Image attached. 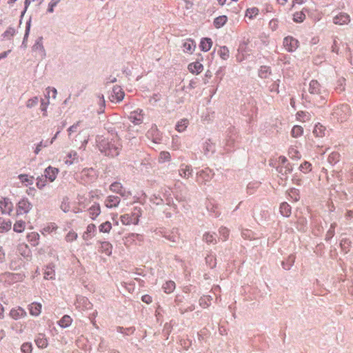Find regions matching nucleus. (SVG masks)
Segmentation results:
<instances>
[{
    "label": "nucleus",
    "instance_id": "obj_1",
    "mask_svg": "<svg viewBox=\"0 0 353 353\" xmlns=\"http://www.w3.org/2000/svg\"><path fill=\"white\" fill-rule=\"evenodd\" d=\"M99 147L106 156L114 157L119 154L121 143L117 137L111 141H109L108 139H102L99 142Z\"/></svg>",
    "mask_w": 353,
    "mask_h": 353
},
{
    "label": "nucleus",
    "instance_id": "obj_2",
    "mask_svg": "<svg viewBox=\"0 0 353 353\" xmlns=\"http://www.w3.org/2000/svg\"><path fill=\"white\" fill-rule=\"evenodd\" d=\"M142 215L141 208L134 207L130 213H125L120 216V221L123 225H137L139 223V219Z\"/></svg>",
    "mask_w": 353,
    "mask_h": 353
},
{
    "label": "nucleus",
    "instance_id": "obj_3",
    "mask_svg": "<svg viewBox=\"0 0 353 353\" xmlns=\"http://www.w3.org/2000/svg\"><path fill=\"white\" fill-rule=\"evenodd\" d=\"M95 198L98 199L99 195L93 192H90L88 194H79L77 199L79 208H85L91 203V201Z\"/></svg>",
    "mask_w": 353,
    "mask_h": 353
},
{
    "label": "nucleus",
    "instance_id": "obj_4",
    "mask_svg": "<svg viewBox=\"0 0 353 353\" xmlns=\"http://www.w3.org/2000/svg\"><path fill=\"white\" fill-rule=\"evenodd\" d=\"M32 208V203L28 199H21L17 205V214L22 215L28 213Z\"/></svg>",
    "mask_w": 353,
    "mask_h": 353
},
{
    "label": "nucleus",
    "instance_id": "obj_5",
    "mask_svg": "<svg viewBox=\"0 0 353 353\" xmlns=\"http://www.w3.org/2000/svg\"><path fill=\"white\" fill-rule=\"evenodd\" d=\"M327 94L325 90L321 93L316 94H310L307 98L309 102L312 103L314 105L320 107L325 103V98Z\"/></svg>",
    "mask_w": 353,
    "mask_h": 353
},
{
    "label": "nucleus",
    "instance_id": "obj_6",
    "mask_svg": "<svg viewBox=\"0 0 353 353\" xmlns=\"http://www.w3.org/2000/svg\"><path fill=\"white\" fill-rule=\"evenodd\" d=\"M13 211V203L9 198L0 199V212L2 214L10 215Z\"/></svg>",
    "mask_w": 353,
    "mask_h": 353
},
{
    "label": "nucleus",
    "instance_id": "obj_7",
    "mask_svg": "<svg viewBox=\"0 0 353 353\" xmlns=\"http://www.w3.org/2000/svg\"><path fill=\"white\" fill-rule=\"evenodd\" d=\"M283 46L287 51L294 52L299 47V41L292 37L288 36L283 39Z\"/></svg>",
    "mask_w": 353,
    "mask_h": 353
},
{
    "label": "nucleus",
    "instance_id": "obj_8",
    "mask_svg": "<svg viewBox=\"0 0 353 353\" xmlns=\"http://www.w3.org/2000/svg\"><path fill=\"white\" fill-rule=\"evenodd\" d=\"M110 190L117 194H120L123 197H128L130 195V192L127 191L119 182H114L110 186Z\"/></svg>",
    "mask_w": 353,
    "mask_h": 353
},
{
    "label": "nucleus",
    "instance_id": "obj_9",
    "mask_svg": "<svg viewBox=\"0 0 353 353\" xmlns=\"http://www.w3.org/2000/svg\"><path fill=\"white\" fill-rule=\"evenodd\" d=\"M350 22V16L345 12H340L333 18V23L336 25L343 26Z\"/></svg>",
    "mask_w": 353,
    "mask_h": 353
},
{
    "label": "nucleus",
    "instance_id": "obj_10",
    "mask_svg": "<svg viewBox=\"0 0 353 353\" xmlns=\"http://www.w3.org/2000/svg\"><path fill=\"white\" fill-rule=\"evenodd\" d=\"M26 310L21 307L12 308L9 312V316L14 320H19L26 316Z\"/></svg>",
    "mask_w": 353,
    "mask_h": 353
},
{
    "label": "nucleus",
    "instance_id": "obj_11",
    "mask_svg": "<svg viewBox=\"0 0 353 353\" xmlns=\"http://www.w3.org/2000/svg\"><path fill=\"white\" fill-rule=\"evenodd\" d=\"M97 232V228L94 223H90L87 225L85 230L82 234V239L84 241H88L94 236Z\"/></svg>",
    "mask_w": 353,
    "mask_h": 353
},
{
    "label": "nucleus",
    "instance_id": "obj_12",
    "mask_svg": "<svg viewBox=\"0 0 353 353\" xmlns=\"http://www.w3.org/2000/svg\"><path fill=\"white\" fill-rule=\"evenodd\" d=\"M121 199L117 196L110 195L107 196L104 201V204L108 208H114L119 206Z\"/></svg>",
    "mask_w": 353,
    "mask_h": 353
},
{
    "label": "nucleus",
    "instance_id": "obj_13",
    "mask_svg": "<svg viewBox=\"0 0 353 353\" xmlns=\"http://www.w3.org/2000/svg\"><path fill=\"white\" fill-rule=\"evenodd\" d=\"M129 119L134 125H139L141 123L143 120V110H137L132 112Z\"/></svg>",
    "mask_w": 353,
    "mask_h": 353
},
{
    "label": "nucleus",
    "instance_id": "obj_14",
    "mask_svg": "<svg viewBox=\"0 0 353 353\" xmlns=\"http://www.w3.org/2000/svg\"><path fill=\"white\" fill-rule=\"evenodd\" d=\"M101 212V206L98 203H94L88 208L89 216L92 220H95L100 215Z\"/></svg>",
    "mask_w": 353,
    "mask_h": 353
},
{
    "label": "nucleus",
    "instance_id": "obj_15",
    "mask_svg": "<svg viewBox=\"0 0 353 353\" xmlns=\"http://www.w3.org/2000/svg\"><path fill=\"white\" fill-rule=\"evenodd\" d=\"M196 48V43L191 39H186L183 43V51L185 53L192 54Z\"/></svg>",
    "mask_w": 353,
    "mask_h": 353
},
{
    "label": "nucleus",
    "instance_id": "obj_16",
    "mask_svg": "<svg viewBox=\"0 0 353 353\" xmlns=\"http://www.w3.org/2000/svg\"><path fill=\"white\" fill-rule=\"evenodd\" d=\"M125 94L122 88L119 86H115L113 88L112 94V101H116L117 102L121 101L124 98Z\"/></svg>",
    "mask_w": 353,
    "mask_h": 353
},
{
    "label": "nucleus",
    "instance_id": "obj_17",
    "mask_svg": "<svg viewBox=\"0 0 353 353\" xmlns=\"http://www.w3.org/2000/svg\"><path fill=\"white\" fill-rule=\"evenodd\" d=\"M212 176V174L211 170L206 169L205 170L201 171L197 174V181L199 183H205L209 181Z\"/></svg>",
    "mask_w": 353,
    "mask_h": 353
},
{
    "label": "nucleus",
    "instance_id": "obj_18",
    "mask_svg": "<svg viewBox=\"0 0 353 353\" xmlns=\"http://www.w3.org/2000/svg\"><path fill=\"white\" fill-rule=\"evenodd\" d=\"M188 70L193 74H199L202 72L203 70V65L199 62L190 63L188 66Z\"/></svg>",
    "mask_w": 353,
    "mask_h": 353
},
{
    "label": "nucleus",
    "instance_id": "obj_19",
    "mask_svg": "<svg viewBox=\"0 0 353 353\" xmlns=\"http://www.w3.org/2000/svg\"><path fill=\"white\" fill-rule=\"evenodd\" d=\"M58 173L59 170L57 168L49 166L45 170V177L48 179L50 182H52L57 178Z\"/></svg>",
    "mask_w": 353,
    "mask_h": 353
},
{
    "label": "nucleus",
    "instance_id": "obj_20",
    "mask_svg": "<svg viewBox=\"0 0 353 353\" xmlns=\"http://www.w3.org/2000/svg\"><path fill=\"white\" fill-rule=\"evenodd\" d=\"M309 93L310 94H316L323 92V90L321 88V85L316 80H312L309 85Z\"/></svg>",
    "mask_w": 353,
    "mask_h": 353
},
{
    "label": "nucleus",
    "instance_id": "obj_21",
    "mask_svg": "<svg viewBox=\"0 0 353 353\" xmlns=\"http://www.w3.org/2000/svg\"><path fill=\"white\" fill-rule=\"evenodd\" d=\"M27 240L32 246H37L39 243V234L36 232L28 233L26 236Z\"/></svg>",
    "mask_w": 353,
    "mask_h": 353
},
{
    "label": "nucleus",
    "instance_id": "obj_22",
    "mask_svg": "<svg viewBox=\"0 0 353 353\" xmlns=\"http://www.w3.org/2000/svg\"><path fill=\"white\" fill-rule=\"evenodd\" d=\"M42 305L39 303H32L28 306L30 314L32 316H39L41 312Z\"/></svg>",
    "mask_w": 353,
    "mask_h": 353
},
{
    "label": "nucleus",
    "instance_id": "obj_23",
    "mask_svg": "<svg viewBox=\"0 0 353 353\" xmlns=\"http://www.w3.org/2000/svg\"><path fill=\"white\" fill-rule=\"evenodd\" d=\"M99 251L107 256H110L112 252V245L108 241L101 242Z\"/></svg>",
    "mask_w": 353,
    "mask_h": 353
},
{
    "label": "nucleus",
    "instance_id": "obj_24",
    "mask_svg": "<svg viewBox=\"0 0 353 353\" xmlns=\"http://www.w3.org/2000/svg\"><path fill=\"white\" fill-rule=\"evenodd\" d=\"M212 41L210 38H203L200 43V48L202 51L208 52L212 46Z\"/></svg>",
    "mask_w": 353,
    "mask_h": 353
},
{
    "label": "nucleus",
    "instance_id": "obj_25",
    "mask_svg": "<svg viewBox=\"0 0 353 353\" xmlns=\"http://www.w3.org/2000/svg\"><path fill=\"white\" fill-rule=\"evenodd\" d=\"M228 21V17L225 15H221L216 17L213 21L214 26L219 29L223 27Z\"/></svg>",
    "mask_w": 353,
    "mask_h": 353
},
{
    "label": "nucleus",
    "instance_id": "obj_26",
    "mask_svg": "<svg viewBox=\"0 0 353 353\" xmlns=\"http://www.w3.org/2000/svg\"><path fill=\"white\" fill-rule=\"evenodd\" d=\"M35 343L39 348H45L48 346V340L45 335L39 334L36 339Z\"/></svg>",
    "mask_w": 353,
    "mask_h": 353
},
{
    "label": "nucleus",
    "instance_id": "obj_27",
    "mask_svg": "<svg viewBox=\"0 0 353 353\" xmlns=\"http://www.w3.org/2000/svg\"><path fill=\"white\" fill-rule=\"evenodd\" d=\"M313 134L316 137H323L325 134V128L320 123L315 125Z\"/></svg>",
    "mask_w": 353,
    "mask_h": 353
},
{
    "label": "nucleus",
    "instance_id": "obj_28",
    "mask_svg": "<svg viewBox=\"0 0 353 353\" xmlns=\"http://www.w3.org/2000/svg\"><path fill=\"white\" fill-rule=\"evenodd\" d=\"M179 174L183 178H189L192 175L191 167L190 165H182L179 170Z\"/></svg>",
    "mask_w": 353,
    "mask_h": 353
},
{
    "label": "nucleus",
    "instance_id": "obj_29",
    "mask_svg": "<svg viewBox=\"0 0 353 353\" xmlns=\"http://www.w3.org/2000/svg\"><path fill=\"white\" fill-rule=\"evenodd\" d=\"M280 212L283 216L288 217L291 214V207L288 203L283 202L280 205Z\"/></svg>",
    "mask_w": 353,
    "mask_h": 353
},
{
    "label": "nucleus",
    "instance_id": "obj_30",
    "mask_svg": "<svg viewBox=\"0 0 353 353\" xmlns=\"http://www.w3.org/2000/svg\"><path fill=\"white\" fill-rule=\"evenodd\" d=\"M72 322V318L69 315H64L58 322V324L61 327H69Z\"/></svg>",
    "mask_w": 353,
    "mask_h": 353
},
{
    "label": "nucleus",
    "instance_id": "obj_31",
    "mask_svg": "<svg viewBox=\"0 0 353 353\" xmlns=\"http://www.w3.org/2000/svg\"><path fill=\"white\" fill-rule=\"evenodd\" d=\"M175 288H176L175 283L172 281H166L162 286L163 291L166 294H170V293L172 292L175 290Z\"/></svg>",
    "mask_w": 353,
    "mask_h": 353
},
{
    "label": "nucleus",
    "instance_id": "obj_32",
    "mask_svg": "<svg viewBox=\"0 0 353 353\" xmlns=\"http://www.w3.org/2000/svg\"><path fill=\"white\" fill-rule=\"evenodd\" d=\"M19 179L21 182L26 186L33 184L34 176L28 174H20Z\"/></svg>",
    "mask_w": 353,
    "mask_h": 353
},
{
    "label": "nucleus",
    "instance_id": "obj_33",
    "mask_svg": "<svg viewBox=\"0 0 353 353\" xmlns=\"http://www.w3.org/2000/svg\"><path fill=\"white\" fill-rule=\"evenodd\" d=\"M296 120L301 122H305L310 119V114L304 111H299L296 114Z\"/></svg>",
    "mask_w": 353,
    "mask_h": 353
},
{
    "label": "nucleus",
    "instance_id": "obj_34",
    "mask_svg": "<svg viewBox=\"0 0 353 353\" xmlns=\"http://www.w3.org/2000/svg\"><path fill=\"white\" fill-rule=\"evenodd\" d=\"M303 134V128L302 126L296 125L293 126L291 130V135L294 138H298L302 136Z\"/></svg>",
    "mask_w": 353,
    "mask_h": 353
},
{
    "label": "nucleus",
    "instance_id": "obj_35",
    "mask_svg": "<svg viewBox=\"0 0 353 353\" xmlns=\"http://www.w3.org/2000/svg\"><path fill=\"white\" fill-rule=\"evenodd\" d=\"M189 121L187 119L180 120L176 125V130L179 132H183L188 127Z\"/></svg>",
    "mask_w": 353,
    "mask_h": 353
},
{
    "label": "nucleus",
    "instance_id": "obj_36",
    "mask_svg": "<svg viewBox=\"0 0 353 353\" xmlns=\"http://www.w3.org/2000/svg\"><path fill=\"white\" fill-rule=\"evenodd\" d=\"M112 223L110 221H107L99 225V230L100 232L109 233L112 230Z\"/></svg>",
    "mask_w": 353,
    "mask_h": 353
},
{
    "label": "nucleus",
    "instance_id": "obj_37",
    "mask_svg": "<svg viewBox=\"0 0 353 353\" xmlns=\"http://www.w3.org/2000/svg\"><path fill=\"white\" fill-rule=\"evenodd\" d=\"M25 228H26V222L22 220L16 221L13 226L14 231L16 232H18V233H21V232H23Z\"/></svg>",
    "mask_w": 353,
    "mask_h": 353
},
{
    "label": "nucleus",
    "instance_id": "obj_38",
    "mask_svg": "<svg viewBox=\"0 0 353 353\" xmlns=\"http://www.w3.org/2000/svg\"><path fill=\"white\" fill-rule=\"evenodd\" d=\"M78 238V234L74 230H70L65 236V241L67 243H72Z\"/></svg>",
    "mask_w": 353,
    "mask_h": 353
},
{
    "label": "nucleus",
    "instance_id": "obj_39",
    "mask_svg": "<svg viewBox=\"0 0 353 353\" xmlns=\"http://www.w3.org/2000/svg\"><path fill=\"white\" fill-rule=\"evenodd\" d=\"M259 10L256 7L248 8L245 12V17H248L250 19H252L259 14Z\"/></svg>",
    "mask_w": 353,
    "mask_h": 353
},
{
    "label": "nucleus",
    "instance_id": "obj_40",
    "mask_svg": "<svg viewBox=\"0 0 353 353\" xmlns=\"http://www.w3.org/2000/svg\"><path fill=\"white\" fill-rule=\"evenodd\" d=\"M218 54L219 57L223 60H227L230 57L229 50L225 46L221 47L218 50Z\"/></svg>",
    "mask_w": 353,
    "mask_h": 353
},
{
    "label": "nucleus",
    "instance_id": "obj_41",
    "mask_svg": "<svg viewBox=\"0 0 353 353\" xmlns=\"http://www.w3.org/2000/svg\"><path fill=\"white\" fill-rule=\"evenodd\" d=\"M55 276V272L52 268L47 267L43 273V277L45 279H53Z\"/></svg>",
    "mask_w": 353,
    "mask_h": 353
},
{
    "label": "nucleus",
    "instance_id": "obj_42",
    "mask_svg": "<svg viewBox=\"0 0 353 353\" xmlns=\"http://www.w3.org/2000/svg\"><path fill=\"white\" fill-rule=\"evenodd\" d=\"M12 222L10 221H3L0 223V232H8L11 229Z\"/></svg>",
    "mask_w": 353,
    "mask_h": 353
},
{
    "label": "nucleus",
    "instance_id": "obj_43",
    "mask_svg": "<svg viewBox=\"0 0 353 353\" xmlns=\"http://www.w3.org/2000/svg\"><path fill=\"white\" fill-rule=\"evenodd\" d=\"M170 159H171V156L168 152L163 151L159 154V162L164 163L165 161H170Z\"/></svg>",
    "mask_w": 353,
    "mask_h": 353
},
{
    "label": "nucleus",
    "instance_id": "obj_44",
    "mask_svg": "<svg viewBox=\"0 0 353 353\" xmlns=\"http://www.w3.org/2000/svg\"><path fill=\"white\" fill-rule=\"evenodd\" d=\"M305 15L303 12H298L294 14L293 20L294 22L301 23L304 21Z\"/></svg>",
    "mask_w": 353,
    "mask_h": 353
},
{
    "label": "nucleus",
    "instance_id": "obj_45",
    "mask_svg": "<svg viewBox=\"0 0 353 353\" xmlns=\"http://www.w3.org/2000/svg\"><path fill=\"white\" fill-rule=\"evenodd\" d=\"M15 30L12 28H8L3 34V37L6 39H10L14 34Z\"/></svg>",
    "mask_w": 353,
    "mask_h": 353
},
{
    "label": "nucleus",
    "instance_id": "obj_46",
    "mask_svg": "<svg viewBox=\"0 0 353 353\" xmlns=\"http://www.w3.org/2000/svg\"><path fill=\"white\" fill-rule=\"evenodd\" d=\"M203 239L207 243H214L216 242L214 234H210V232H206L203 235Z\"/></svg>",
    "mask_w": 353,
    "mask_h": 353
},
{
    "label": "nucleus",
    "instance_id": "obj_47",
    "mask_svg": "<svg viewBox=\"0 0 353 353\" xmlns=\"http://www.w3.org/2000/svg\"><path fill=\"white\" fill-rule=\"evenodd\" d=\"M77 156V154L76 152H73V151L70 152L67 155L68 159L65 160V163L66 164H72L73 163V161L76 159Z\"/></svg>",
    "mask_w": 353,
    "mask_h": 353
},
{
    "label": "nucleus",
    "instance_id": "obj_48",
    "mask_svg": "<svg viewBox=\"0 0 353 353\" xmlns=\"http://www.w3.org/2000/svg\"><path fill=\"white\" fill-rule=\"evenodd\" d=\"M57 93V90L54 88L48 87L46 89V97L48 98H50V97H52L53 99L56 98Z\"/></svg>",
    "mask_w": 353,
    "mask_h": 353
},
{
    "label": "nucleus",
    "instance_id": "obj_49",
    "mask_svg": "<svg viewBox=\"0 0 353 353\" xmlns=\"http://www.w3.org/2000/svg\"><path fill=\"white\" fill-rule=\"evenodd\" d=\"M21 351L23 353H31L32 352V345L28 343H23L21 347Z\"/></svg>",
    "mask_w": 353,
    "mask_h": 353
},
{
    "label": "nucleus",
    "instance_id": "obj_50",
    "mask_svg": "<svg viewBox=\"0 0 353 353\" xmlns=\"http://www.w3.org/2000/svg\"><path fill=\"white\" fill-rule=\"evenodd\" d=\"M301 171L304 172H310L312 170V165L309 162L305 161L300 166Z\"/></svg>",
    "mask_w": 353,
    "mask_h": 353
},
{
    "label": "nucleus",
    "instance_id": "obj_51",
    "mask_svg": "<svg viewBox=\"0 0 353 353\" xmlns=\"http://www.w3.org/2000/svg\"><path fill=\"white\" fill-rule=\"evenodd\" d=\"M38 101L39 99L37 97L30 99L26 103V106L29 108H32L37 104Z\"/></svg>",
    "mask_w": 353,
    "mask_h": 353
},
{
    "label": "nucleus",
    "instance_id": "obj_52",
    "mask_svg": "<svg viewBox=\"0 0 353 353\" xmlns=\"http://www.w3.org/2000/svg\"><path fill=\"white\" fill-rule=\"evenodd\" d=\"M289 154L290 155V157L292 158H297V159H299L301 155H300V153L299 152V151H297L296 149L294 148H291L289 150Z\"/></svg>",
    "mask_w": 353,
    "mask_h": 353
},
{
    "label": "nucleus",
    "instance_id": "obj_53",
    "mask_svg": "<svg viewBox=\"0 0 353 353\" xmlns=\"http://www.w3.org/2000/svg\"><path fill=\"white\" fill-rule=\"evenodd\" d=\"M268 70H269V68H268L266 66L261 67L260 72H259L260 76L262 77H266L267 74L270 73V72H269Z\"/></svg>",
    "mask_w": 353,
    "mask_h": 353
},
{
    "label": "nucleus",
    "instance_id": "obj_54",
    "mask_svg": "<svg viewBox=\"0 0 353 353\" xmlns=\"http://www.w3.org/2000/svg\"><path fill=\"white\" fill-rule=\"evenodd\" d=\"M220 233L223 236V240L225 241L229 235V230L225 228H222L220 229Z\"/></svg>",
    "mask_w": 353,
    "mask_h": 353
},
{
    "label": "nucleus",
    "instance_id": "obj_55",
    "mask_svg": "<svg viewBox=\"0 0 353 353\" xmlns=\"http://www.w3.org/2000/svg\"><path fill=\"white\" fill-rule=\"evenodd\" d=\"M48 102H45L43 101H41V111L43 112V115L44 116H46L47 115V107H48Z\"/></svg>",
    "mask_w": 353,
    "mask_h": 353
},
{
    "label": "nucleus",
    "instance_id": "obj_56",
    "mask_svg": "<svg viewBox=\"0 0 353 353\" xmlns=\"http://www.w3.org/2000/svg\"><path fill=\"white\" fill-rule=\"evenodd\" d=\"M269 26L272 30H275L278 27V20L272 19L269 23Z\"/></svg>",
    "mask_w": 353,
    "mask_h": 353
},
{
    "label": "nucleus",
    "instance_id": "obj_57",
    "mask_svg": "<svg viewBox=\"0 0 353 353\" xmlns=\"http://www.w3.org/2000/svg\"><path fill=\"white\" fill-rule=\"evenodd\" d=\"M141 300H142V301H143L144 303H145L147 304H149V303H152V297L148 294L143 295L141 297Z\"/></svg>",
    "mask_w": 353,
    "mask_h": 353
},
{
    "label": "nucleus",
    "instance_id": "obj_58",
    "mask_svg": "<svg viewBox=\"0 0 353 353\" xmlns=\"http://www.w3.org/2000/svg\"><path fill=\"white\" fill-rule=\"evenodd\" d=\"M36 185L39 189H42L46 185L45 181L42 179H38Z\"/></svg>",
    "mask_w": 353,
    "mask_h": 353
},
{
    "label": "nucleus",
    "instance_id": "obj_59",
    "mask_svg": "<svg viewBox=\"0 0 353 353\" xmlns=\"http://www.w3.org/2000/svg\"><path fill=\"white\" fill-rule=\"evenodd\" d=\"M79 124V122H77V123L72 125V126H70L68 128V131L69 132V134H70L71 133L77 131V127H78Z\"/></svg>",
    "mask_w": 353,
    "mask_h": 353
},
{
    "label": "nucleus",
    "instance_id": "obj_60",
    "mask_svg": "<svg viewBox=\"0 0 353 353\" xmlns=\"http://www.w3.org/2000/svg\"><path fill=\"white\" fill-rule=\"evenodd\" d=\"M5 260V252L1 247H0V263Z\"/></svg>",
    "mask_w": 353,
    "mask_h": 353
},
{
    "label": "nucleus",
    "instance_id": "obj_61",
    "mask_svg": "<svg viewBox=\"0 0 353 353\" xmlns=\"http://www.w3.org/2000/svg\"><path fill=\"white\" fill-rule=\"evenodd\" d=\"M215 259H214V257L212 256H208V257H206V261L208 263H212V265L214 266L215 265V262H214Z\"/></svg>",
    "mask_w": 353,
    "mask_h": 353
},
{
    "label": "nucleus",
    "instance_id": "obj_62",
    "mask_svg": "<svg viewBox=\"0 0 353 353\" xmlns=\"http://www.w3.org/2000/svg\"><path fill=\"white\" fill-rule=\"evenodd\" d=\"M45 146H46V145H43L42 141H41V142H40V143H39V144H38V145H37L34 152H35L36 154H38V153L40 152V150H41V148H42L43 147H45Z\"/></svg>",
    "mask_w": 353,
    "mask_h": 353
},
{
    "label": "nucleus",
    "instance_id": "obj_63",
    "mask_svg": "<svg viewBox=\"0 0 353 353\" xmlns=\"http://www.w3.org/2000/svg\"><path fill=\"white\" fill-rule=\"evenodd\" d=\"M212 210L215 216H219L221 214V212L218 209V206H213Z\"/></svg>",
    "mask_w": 353,
    "mask_h": 353
},
{
    "label": "nucleus",
    "instance_id": "obj_64",
    "mask_svg": "<svg viewBox=\"0 0 353 353\" xmlns=\"http://www.w3.org/2000/svg\"><path fill=\"white\" fill-rule=\"evenodd\" d=\"M4 307L0 303V319H3L4 318Z\"/></svg>",
    "mask_w": 353,
    "mask_h": 353
}]
</instances>
